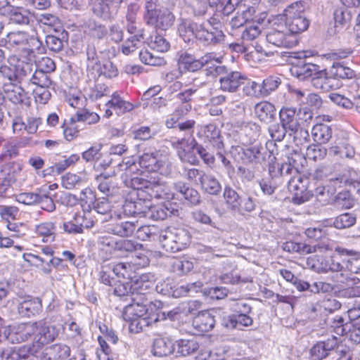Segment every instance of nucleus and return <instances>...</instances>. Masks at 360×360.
Instances as JSON below:
<instances>
[{"label": "nucleus", "instance_id": "17", "mask_svg": "<svg viewBox=\"0 0 360 360\" xmlns=\"http://www.w3.org/2000/svg\"><path fill=\"white\" fill-rule=\"evenodd\" d=\"M87 69L110 79L116 77L119 73L117 67L111 61H105L101 65L98 59L94 58H89Z\"/></svg>", "mask_w": 360, "mask_h": 360}, {"label": "nucleus", "instance_id": "20", "mask_svg": "<svg viewBox=\"0 0 360 360\" xmlns=\"http://www.w3.org/2000/svg\"><path fill=\"white\" fill-rule=\"evenodd\" d=\"M199 344L195 338L180 339L175 342L174 354L176 356H192L198 351Z\"/></svg>", "mask_w": 360, "mask_h": 360}, {"label": "nucleus", "instance_id": "46", "mask_svg": "<svg viewBox=\"0 0 360 360\" xmlns=\"http://www.w3.org/2000/svg\"><path fill=\"white\" fill-rule=\"evenodd\" d=\"M325 270L337 273L335 279L336 282L344 283L347 280V276L345 274L346 271L344 270V266L340 262L336 261L335 257L330 259L328 267L325 268Z\"/></svg>", "mask_w": 360, "mask_h": 360}, {"label": "nucleus", "instance_id": "62", "mask_svg": "<svg viewBox=\"0 0 360 360\" xmlns=\"http://www.w3.org/2000/svg\"><path fill=\"white\" fill-rule=\"evenodd\" d=\"M335 27L345 25L351 20L350 13L343 8H338L334 12Z\"/></svg>", "mask_w": 360, "mask_h": 360}, {"label": "nucleus", "instance_id": "6", "mask_svg": "<svg viewBox=\"0 0 360 360\" xmlns=\"http://www.w3.org/2000/svg\"><path fill=\"white\" fill-rule=\"evenodd\" d=\"M275 20L274 27L267 32L266 38L269 44L279 48H292L298 40L295 35L284 32L285 25L277 24Z\"/></svg>", "mask_w": 360, "mask_h": 360}, {"label": "nucleus", "instance_id": "3", "mask_svg": "<svg viewBox=\"0 0 360 360\" xmlns=\"http://www.w3.org/2000/svg\"><path fill=\"white\" fill-rule=\"evenodd\" d=\"M165 157L163 159H158L153 154H144L137 162L133 157L124 158L118 165V169L124 172L125 176L136 174L140 171V167L145 168L148 172H164L165 165H167Z\"/></svg>", "mask_w": 360, "mask_h": 360}, {"label": "nucleus", "instance_id": "51", "mask_svg": "<svg viewBox=\"0 0 360 360\" xmlns=\"http://www.w3.org/2000/svg\"><path fill=\"white\" fill-rule=\"evenodd\" d=\"M63 186L67 189H72L80 186L86 181L84 176H81L75 174L68 173L63 179Z\"/></svg>", "mask_w": 360, "mask_h": 360}, {"label": "nucleus", "instance_id": "22", "mask_svg": "<svg viewBox=\"0 0 360 360\" xmlns=\"http://www.w3.org/2000/svg\"><path fill=\"white\" fill-rule=\"evenodd\" d=\"M105 106L112 108L118 115L130 112L135 108L132 103L124 100L121 97L120 92L118 91L112 94L110 100L105 103Z\"/></svg>", "mask_w": 360, "mask_h": 360}, {"label": "nucleus", "instance_id": "28", "mask_svg": "<svg viewBox=\"0 0 360 360\" xmlns=\"http://www.w3.org/2000/svg\"><path fill=\"white\" fill-rule=\"evenodd\" d=\"M133 300V303L128 304L124 307V309L122 312V317L124 320H131V319H134L135 317H141L148 316L147 313L146 304L142 302L139 303L136 302V298L131 297Z\"/></svg>", "mask_w": 360, "mask_h": 360}, {"label": "nucleus", "instance_id": "50", "mask_svg": "<svg viewBox=\"0 0 360 360\" xmlns=\"http://www.w3.org/2000/svg\"><path fill=\"white\" fill-rule=\"evenodd\" d=\"M243 308H239V313L236 314L237 329H240V326H250L253 322L252 319L248 315L251 311V307L248 304H243Z\"/></svg>", "mask_w": 360, "mask_h": 360}, {"label": "nucleus", "instance_id": "36", "mask_svg": "<svg viewBox=\"0 0 360 360\" xmlns=\"http://www.w3.org/2000/svg\"><path fill=\"white\" fill-rule=\"evenodd\" d=\"M145 207L144 217L153 220H163L169 213H171L169 210L163 205L152 206L146 203Z\"/></svg>", "mask_w": 360, "mask_h": 360}, {"label": "nucleus", "instance_id": "14", "mask_svg": "<svg viewBox=\"0 0 360 360\" xmlns=\"http://www.w3.org/2000/svg\"><path fill=\"white\" fill-rule=\"evenodd\" d=\"M148 195L150 198H162L172 200L175 198V192L172 191L171 186L162 179L153 177L151 186L150 187Z\"/></svg>", "mask_w": 360, "mask_h": 360}, {"label": "nucleus", "instance_id": "64", "mask_svg": "<svg viewBox=\"0 0 360 360\" xmlns=\"http://www.w3.org/2000/svg\"><path fill=\"white\" fill-rule=\"evenodd\" d=\"M142 245L131 240H120L115 243V249L120 251L133 252L140 249Z\"/></svg>", "mask_w": 360, "mask_h": 360}, {"label": "nucleus", "instance_id": "42", "mask_svg": "<svg viewBox=\"0 0 360 360\" xmlns=\"http://www.w3.org/2000/svg\"><path fill=\"white\" fill-rule=\"evenodd\" d=\"M0 77L3 79V84L20 83L21 79L15 67L6 65L0 66Z\"/></svg>", "mask_w": 360, "mask_h": 360}, {"label": "nucleus", "instance_id": "35", "mask_svg": "<svg viewBox=\"0 0 360 360\" xmlns=\"http://www.w3.org/2000/svg\"><path fill=\"white\" fill-rule=\"evenodd\" d=\"M130 176H126L124 181L127 186H130L134 191L146 192L148 195L152 184L153 177L148 180L142 177Z\"/></svg>", "mask_w": 360, "mask_h": 360}, {"label": "nucleus", "instance_id": "30", "mask_svg": "<svg viewBox=\"0 0 360 360\" xmlns=\"http://www.w3.org/2000/svg\"><path fill=\"white\" fill-rule=\"evenodd\" d=\"M255 114L262 121L269 122L271 120L276 114L275 106L266 101H261L255 106Z\"/></svg>", "mask_w": 360, "mask_h": 360}, {"label": "nucleus", "instance_id": "56", "mask_svg": "<svg viewBox=\"0 0 360 360\" xmlns=\"http://www.w3.org/2000/svg\"><path fill=\"white\" fill-rule=\"evenodd\" d=\"M243 91L248 96H263L262 84L255 81H248L243 86Z\"/></svg>", "mask_w": 360, "mask_h": 360}, {"label": "nucleus", "instance_id": "41", "mask_svg": "<svg viewBox=\"0 0 360 360\" xmlns=\"http://www.w3.org/2000/svg\"><path fill=\"white\" fill-rule=\"evenodd\" d=\"M224 198L229 210L236 212L239 210L240 198L238 193L230 186H225L224 190Z\"/></svg>", "mask_w": 360, "mask_h": 360}, {"label": "nucleus", "instance_id": "29", "mask_svg": "<svg viewBox=\"0 0 360 360\" xmlns=\"http://www.w3.org/2000/svg\"><path fill=\"white\" fill-rule=\"evenodd\" d=\"M98 189L106 196H113L120 191V188L115 179L106 176L100 175L96 177Z\"/></svg>", "mask_w": 360, "mask_h": 360}, {"label": "nucleus", "instance_id": "32", "mask_svg": "<svg viewBox=\"0 0 360 360\" xmlns=\"http://www.w3.org/2000/svg\"><path fill=\"white\" fill-rule=\"evenodd\" d=\"M262 150H263L262 145L260 143H256L245 149L237 148L232 153H233V154L236 151H238L239 153H242L245 156V161L248 162L259 163L264 160L263 155L261 152Z\"/></svg>", "mask_w": 360, "mask_h": 360}, {"label": "nucleus", "instance_id": "39", "mask_svg": "<svg viewBox=\"0 0 360 360\" xmlns=\"http://www.w3.org/2000/svg\"><path fill=\"white\" fill-rule=\"evenodd\" d=\"M99 281L101 283L109 286H113L117 283H119L115 276V269L112 263L105 264L101 266L99 271Z\"/></svg>", "mask_w": 360, "mask_h": 360}, {"label": "nucleus", "instance_id": "16", "mask_svg": "<svg viewBox=\"0 0 360 360\" xmlns=\"http://www.w3.org/2000/svg\"><path fill=\"white\" fill-rule=\"evenodd\" d=\"M174 21V16L170 11L158 9L155 11V15L148 16L145 22L147 25L166 30L173 25Z\"/></svg>", "mask_w": 360, "mask_h": 360}, {"label": "nucleus", "instance_id": "26", "mask_svg": "<svg viewBox=\"0 0 360 360\" xmlns=\"http://www.w3.org/2000/svg\"><path fill=\"white\" fill-rule=\"evenodd\" d=\"M175 342L168 338H156L153 342L152 353L158 357L167 356L174 354Z\"/></svg>", "mask_w": 360, "mask_h": 360}, {"label": "nucleus", "instance_id": "21", "mask_svg": "<svg viewBox=\"0 0 360 360\" xmlns=\"http://www.w3.org/2000/svg\"><path fill=\"white\" fill-rule=\"evenodd\" d=\"M214 316L208 311L199 312L194 317L192 325L200 333H205L211 330L215 325Z\"/></svg>", "mask_w": 360, "mask_h": 360}, {"label": "nucleus", "instance_id": "12", "mask_svg": "<svg viewBox=\"0 0 360 360\" xmlns=\"http://www.w3.org/2000/svg\"><path fill=\"white\" fill-rule=\"evenodd\" d=\"M197 142L193 136H184L178 141V155L182 162L191 165H196L198 159L195 156V146Z\"/></svg>", "mask_w": 360, "mask_h": 360}, {"label": "nucleus", "instance_id": "5", "mask_svg": "<svg viewBox=\"0 0 360 360\" xmlns=\"http://www.w3.org/2000/svg\"><path fill=\"white\" fill-rule=\"evenodd\" d=\"M179 32L184 41H189L191 36H194L200 43L209 45L217 41V37L213 27L208 30L204 25L194 22L184 21L179 26Z\"/></svg>", "mask_w": 360, "mask_h": 360}, {"label": "nucleus", "instance_id": "9", "mask_svg": "<svg viewBox=\"0 0 360 360\" xmlns=\"http://www.w3.org/2000/svg\"><path fill=\"white\" fill-rule=\"evenodd\" d=\"M308 184V179L299 172L288 180V188L293 194L294 203L300 205L307 200Z\"/></svg>", "mask_w": 360, "mask_h": 360}, {"label": "nucleus", "instance_id": "24", "mask_svg": "<svg viewBox=\"0 0 360 360\" xmlns=\"http://www.w3.org/2000/svg\"><path fill=\"white\" fill-rule=\"evenodd\" d=\"M137 226V221H122L110 224L108 230L109 233L120 237H129L134 233Z\"/></svg>", "mask_w": 360, "mask_h": 360}, {"label": "nucleus", "instance_id": "49", "mask_svg": "<svg viewBox=\"0 0 360 360\" xmlns=\"http://www.w3.org/2000/svg\"><path fill=\"white\" fill-rule=\"evenodd\" d=\"M30 82L37 87H49L52 84L49 74L38 69L34 72L30 79Z\"/></svg>", "mask_w": 360, "mask_h": 360}, {"label": "nucleus", "instance_id": "2", "mask_svg": "<svg viewBox=\"0 0 360 360\" xmlns=\"http://www.w3.org/2000/svg\"><path fill=\"white\" fill-rule=\"evenodd\" d=\"M306 6L302 1H296L288 6L283 13L276 17V21L284 22L290 34L295 35L307 30L309 20L305 16Z\"/></svg>", "mask_w": 360, "mask_h": 360}, {"label": "nucleus", "instance_id": "25", "mask_svg": "<svg viewBox=\"0 0 360 360\" xmlns=\"http://www.w3.org/2000/svg\"><path fill=\"white\" fill-rule=\"evenodd\" d=\"M282 248L284 251L290 253H299L304 255L316 252L318 249H323V246L320 245H310L290 240L284 243L282 245Z\"/></svg>", "mask_w": 360, "mask_h": 360}, {"label": "nucleus", "instance_id": "53", "mask_svg": "<svg viewBox=\"0 0 360 360\" xmlns=\"http://www.w3.org/2000/svg\"><path fill=\"white\" fill-rule=\"evenodd\" d=\"M234 128H238V129H234L235 132L245 135L257 134L261 132L260 127L255 122H243L240 125L235 126Z\"/></svg>", "mask_w": 360, "mask_h": 360}, {"label": "nucleus", "instance_id": "40", "mask_svg": "<svg viewBox=\"0 0 360 360\" xmlns=\"http://www.w3.org/2000/svg\"><path fill=\"white\" fill-rule=\"evenodd\" d=\"M328 72L331 77L336 81L338 79H350L355 75L351 68L335 62L333 63Z\"/></svg>", "mask_w": 360, "mask_h": 360}, {"label": "nucleus", "instance_id": "61", "mask_svg": "<svg viewBox=\"0 0 360 360\" xmlns=\"http://www.w3.org/2000/svg\"><path fill=\"white\" fill-rule=\"evenodd\" d=\"M28 350L25 348H19L18 349H6L1 354V357L5 360H19L21 358H25Z\"/></svg>", "mask_w": 360, "mask_h": 360}, {"label": "nucleus", "instance_id": "47", "mask_svg": "<svg viewBox=\"0 0 360 360\" xmlns=\"http://www.w3.org/2000/svg\"><path fill=\"white\" fill-rule=\"evenodd\" d=\"M356 219L354 214L346 212L338 216L333 221V225L338 229L349 228L355 224Z\"/></svg>", "mask_w": 360, "mask_h": 360}, {"label": "nucleus", "instance_id": "57", "mask_svg": "<svg viewBox=\"0 0 360 360\" xmlns=\"http://www.w3.org/2000/svg\"><path fill=\"white\" fill-rule=\"evenodd\" d=\"M65 101L74 108H82L85 104V98L81 92L69 93L65 96Z\"/></svg>", "mask_w": 360, "mask_h": 360}, {"label": "nucleus", "instance_id": "13", "mask_svg": "<svg viewBox=\"0 0 360 360\" xmlns=\"http://www.w3.org/2000/svg\"><path fill=\"white\" fill-rule=\"evenodd\" d=\"M145 276H142L140 278H136L134 283L131 281H121V283H117L113 289V294L117 297H125L129 296L130 294L134 295L135 292L137 293H142V290L144 289H147L148 286V283H145Z\"/></svg>", "mask_w": 360, "mask_h": 360}, {"label": "nucleus", "instance_id": "18", "mask_svg": "<svg viewBox=\"0 0 360 360\" xmlns=\"http://www.w3.org/2000/svg\"><path fill=\"white\" fill-rule=\"evenodd\" d=\"M70 354V348L66 345L55 344L46 347L40 355L41 360H59L67 359Z\"/></svg>", "mask_w": 360, "mask_h": 360}, {"label": "nucleus", "instance_id": "11", "mask_svg": "<svg viewBox=\"0 0 360 360\" xmlns=\"http://www.w3.org/2000/svg\"><path fill=\"white\" fill-rule=\"evenodd\" d=\"M4 92L6 97L13 104L29 107L31 98L29 94L18 83L4 84Z\"/></svg>", "mask_w": 360, "mask_h": 360}, {"label": "nucleus", "instance_id": "15", "mask_svg": "<svg viewBox=\"0 0 360 360\" xmlns=\"http://www.w3.org/2000/svg\"><path fill=\"white\" fill-rule=\"evenodd\" d=\"M281 122L286 131L297 133L301 126L297 112L294 108H283L279 112Z\"/></svg>", "mask_w": 360, "mask_h": 360}, {"label": "nucleus", "instance_id": "60", "mask_svg": "<svg viewBox=\"0 0 360 360\" xmlns=\"http://www.w3.org/2000/svg\"><path fill=\"white\" fill-rule=\"evenodd\" d=\"M24 49L30 51L32 53H41L43 50L42 42L37 37L34 35L30 36L27 34V41L25 42Z\"/></svg>", "mask_w": 360, "mask_h": 360}, {"label": "nucleus", "instance_id": "33", "mask_svg": "<svg viewBox=\"0 0 360 360\" xmlns=\"http://www.w3.org/2000/svg\"><path fill=\"white\" fill-rule=\"evenodd\" d=\"M200 184L202 190L210 195H217L221 193V186L212 174H205Z\"/></svg>", "mask_w": 360, "mask_h": 360}, {"label": "nucleus", "instance_id": "58", "mask_svg": "<svg viewBox=\"0 0 360 360\" xmlns=\"http://www.w3.org/2000/svg\"><path fill=\"white\" fill-rule=\"evenodd\" d=\"M49 87H37L33 91L35 102L41 105L46 104L51 98V94Z\"/></svg>", "mask_w": 360, "mask_h": 360}, {"label": "nucleus", "instance_id": "44", "mask_svg": "<svg viewBox=\"0 0 360 360\" xmlns=\"http://www.w3.org/2000/svg\"><path fill=\"white\" fill-rule=\"evenodd\" d=\"M144 39L143 31H139L138 34L129 37L122 45V52L124 55H129L135 51L141 41Z\"/></svg>", "mask_w": 360, "mask_h": 360}, {"label": "nucleus", "instance_id": "37", "mask_svg": "<svg viewBox=\"0 0 360 360\" xmlns=\"http://www.w3.org/2000/svg\"><path fill=\"white\" fill-rule=\"evenodd\" d=\"M146 203H149V202L142 201L141 199L136 201L126 200L123 205V211L125 214L129 216L139 215L144 217Z\"/></svg>", "mask_w": 360, "mask_h": 360}, {"label": "nucleus", "instance_id": "31", "mask_svg": "<svg viewBox=\"0 0 360 360\" xmlns=\"http://www.w3.org/2000/svg\"><path fill=\"white\" fill-rule=\"evenodd\" d=\"M41 309V302L39 298L25 300L18 307V313L27 317L38 314Z\"/></svg>", "mask_w": 360, "mask_h": 360}, {"label": "nucleus", "instance_id": "27", "mask_svg": "<svg viewBox=\"0 0 360 360\" xmlns=\"http://www.w3.org/2000/svg\"><path fill=\"white\" fill-rule=\"evenodd\" d=\"M115 269V276L119 283L121 281H131L134 283L136 278H140L141 276L138 277L132 269L130 264L119 262L112 263Z\"/></svg>", "mask_w": 360, "mask_h": 360}, {"label": "nucleus", "instance_id": "7", "mask_svg": "<svg viewBox=\"0 0 360 360\" xmlns=\"http://www.w3.org/2000/svg\"><path fill=\"white\" fill-rule=\"evenodd\" d=\"M214 61L219 62L213 53H208L199 59H195L193 56L186 52L179 55L177 64L181 70L195 72L205 65H212Z\"/></svg>", "mask_w": 360, "mask_h": 360}, {"label": "nucleus", "instance_id": "48", "mask_svg": "<svg viewBox=\"0 0 360 360\" xmlns=\"http://www.w3.org/2000/svg\"><path fill=\"white\" fill-rule=\"evenodd\" d=\"M95 220L91 214L90 212L82 213L79 212L74 216V222L77 224L81 227L82 232L84 229H90L94 226Z\"/></svg>", "mask_w": 360, "mask_h": 360}, {"label": "nucleus", "instance_id": "1", "mask_svg": "<svg viewBox=\"0 0 360 360\" xmlns=\"http://www.w3.org/2000/svg\"><path fill=\"white\" fill-rule=\"evenodd\" d=\"M35 333H37L36 335L37 342L45 345L53 341L58 337V329L44 321L20 323L13 327L7 338L13 343H20L27 340Z\"/></svg>", "mask_w": 360, "mask_h": 360}, {"label": "nucleus", "instance_id": "23", "mask_svg": "<svg viewBox=\"0 0 360 360\" xmlns=\"http://www.w3.org/2000/svg\"><path fill=\"white\" fill-rule=\"evenodd\" d=\"M313 86L324 91H329L339 86L338 81L333 79L326 70L319 71L312 79Z\"/></svg>", "mask_w": 360, "mask_h": 360}, {"label": "nucleus", "instance_id": "55", "mask_svg": "<svg viewBox=\"0 0 360 360\" xmlns=\"http://www.w3.org/2000/svg\"><path fill=\"white\" fill-rule=\"evenodd\" d=\"M280 84V79L276 77L270 76L264 79L262 84L263 96H268L275 91Z\"/></svg>", "mask_w": 360, "mask_h": 360}, {"label": "nucleus", "instance_id": "8", "mask_svg": "<svg viewBox=\"0 0 360 360\" xmlns=\"http://www.w3.org/2000/svg\"><path fill=\"white\" fill-rule=\"evenodd\" d=\"M225 67L219 66L216 70L220 74L219 82V89L222 91L235 93L239 87L244 83L246 77L239 71H226Z\"/></svg>", "mask_w": 360, "mask_h": 360}, {"label": "nucleus", "instance_id": "19", "mask_svg": "<svg viewBox=\"0 0 360 360\" xmlns=\"http://www.w3.org/2000/svg\"><path fill=\"white\" fill-rule=\"evenodd\" d=\"M160 316L159 314H151L148 316L135 317L131 319V320L125 321L129 323V329L130 332L138 333L145 330L147 327L153 326V324L159 321Z\"/></svg>", "mask_w": 360, "mask_h": 360}, {"label": "nucleus", "instance_id": "59", "mask_svg": "<svg viewBox=\"0 0 360 360\" xmlns=\"http://www.w3.org/2000/svg\"><path fill=\"white\" fill-rule=\"evenodd\" d=\"M150 46L159 52H167L170 47L169 43L161 35H155L150 42Z\"/></svg>", "mask_w": 360, "mask_h": 360}, {"label": "nucleus", "instance_id": "54", "mask_svg": "<svg viewBox=\"0 0 360 360\" xmlns=\"http://www.w3.org/2000/svg\"><path fill=\"white\" fill-rule=\"evenodd\" d=\"M108 1L105 0H94L92 3V9L94 13L99 16H107L110 13V6Z\"/></svg>", "mask_w": 360, "mask_h": 360}, {"label": "nucleus", "instance_id": "4", "mask_svg": "<svg viewBox=\"0 0 360 360\" xmlns=\"http://www.w3.org/2000/svg\"><path fill=\"white\" fill-rule=\"evenodd\" d=\"M189 232L181 228L168 229L159 235L162 248L167 252H176L185 249L191 243Z\"/></svg>", "mask_w": 360, "mask_h": 360}, {"label": "nucleus", "instance_id": "43", "mask_svg": "<svg viewBox=\"0 0 360 360\" xmlns=\"http://www.w3.org/2000/svg\"><path fill=\"white\" fill-rule=\"evenodd\" d=\"M140 60L145 65L151 66H163L166 65L167 61L164 57L154 55L148 50H141L139 53Z\"/></svg>", "mask_w": 360, "mask_h": 360}, {"label": "nucleus", "instance_id": "63", "mask_svg": "<svg viewBox=\"0 0 360 360\" xmlns=\"http://www.w3.org/2000/svg\"><path fill=\"white\" fill-rule=\"evenodd\" d=\"M39 21L42 24L49 26L50 28L57 31L60 27V21L58 18L50 13L41 14L39 17Z\"/></svg>", "mask_w": 360, "mask_h": 360}, {"label": "nucleus", "instance_id": "38", "mask_svg": "<svg viewBox=\"0 0 360 360\" xmlns=\"http://www.w3.org/2000/svg\"><path fill=\"white\" fill-rule=\"evenodd\" d=\"M27 34L25 32H9L5 39L6 45L9 49H24Z\"/></svg>", "mask_w": 360, "mask_h": 360}, {"label": "nucleus", "instance_id": "52", "mask_svg": "<svg viewBox=\"0 0 360 360\" xmlns=\"http://www.w3.org/2000/svg\"><path fill=\"white\" fill-rule=\"evenodd\" d=\"M75 116L78 122L89 124H96L100 120V116L96 112H90L88 110H79L75 114Z\"/></svg>", "mask_w": 360, "mask_h": 360}, {"label": "nucleus", "instance_id": "45", "mask_svg": "<svg viewBox=\"0 0 360 360\" xmlns=\"http://www.w3.org/2000/svg\"><path fill=\"white\" fill-rule=\"evenodd\" d=\"M160 233L156 226H141L137 229L136 237L141 240H154Z\"/></svg>", "mask_w": 360, "mask_h": 360}, {"label": "nucleus", "instance_id": "34", "mask_svg": "<svg viewBox=\"0 0 360 360\" xmlns=\"http://www.w3.org/2000/svg\"><path fill=\"white\" fill-rule=\"evenodd\" d=\"M36 233L42 238L44 243L53 242L55 239L56 226L51 221L41 223L35 226Z\"/></svg>", "mask_w": 360, "mask_h": 360}, {"label": "nucleus", "instance_id": "10", "mask_svg": "<svg viewBox=\"0 0 360 360\" xmlns=\"http://www.w3.org/2000/svg\"><path fill=\"white\" fill-rule=\"evenodd\" d=\"M338 339L332 335L326 340L319 341L311 349V355L314 360H322L331 354H339Z\"/></svg>", "mask_w": 360, "mask_h": 360}]
</instances>
